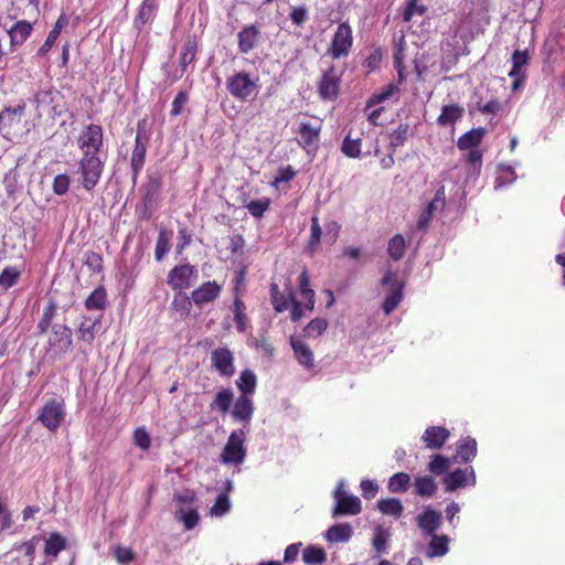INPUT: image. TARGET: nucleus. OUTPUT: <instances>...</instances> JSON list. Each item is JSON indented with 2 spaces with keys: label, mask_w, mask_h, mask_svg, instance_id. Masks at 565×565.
I'll use <instances>...</instances> for the list:
<instances>
[{
  "label": "nucleus",
  "mask_w": 565,
  "mask_h": 565,
  "mask_svg": "<svg viewBox=\"0 0 565 565\" xmlns=\"http://www.w3.org/2000/svg\"><path fill=\"white\" fill-rule=\"evenodd\" d=\"M341 75L334 66H330L323 74L318 85V93L323 100H334L339 95Z\"/></svg>",
  "instance_id": "nucleus-12"
},
{
  "label": "nucleus",
  "mask_w": 565,
  "mask_h": 565,
  "mask_svg": "<svg viewBox=\"0 0 565 565\" xmlns=\"http://www.w3.org/2000/svg\"><path fill=\"white\" fill-rule=\"evenodd\" d=\"M450 468V459L443 455H434L427 465V469L430 473L436 476L445 475Z\"/></svg>",
  "instance_id": "nucleus-43"
},
{
  "label": "nucleus",
  "mask_w": 565,
  "mask_h": 565,
  "mask_svg": "<svg viewBox=\"0 0 565 565\" xmlns=\"http://www.w3.org/2000/svg\"><path fill=\"white\" fill-rule=\"evenodd\" d=\"M388 98V85L383 86L381 93L373 94L365 106L364 111L369 121L374 126H382L385 122L386 108L382 105Z\"/></svg>",
  "instance_id": "nucleus-8"
},
{
  "label": "nucleus",
  "mask_w": 565,
  "mask_h": 565,
  "mask_svg": "<svg viewBox=\"0 0 565 565\" xmlns=\"http://www.w3.org/2000/svg\"><path fill=\"white\" fill-rule=\"evenodd\" d=\"M107 292L104 287L96 288L85 300L88 310H103L106 308Z\"/></svg>",
  "instance_id": "nucleus-38"
},
{
  "label": "nucleus",
  "mask_w": 565,
  "mask_h": 565,
  "mask_svg": "<svg viewBox=\"0 0 565 565\" xmlns=\"http://www.w3.org/2000/svg\"><path fill=\"white\" fill-rule=\"evenodd\" d=\"M188 100H189L188 93L183 92V90L179 92L172 102V107H171V111H170L171 116H173V117L179 116L183 111L184 106L186 105Z\"/></svg>",
  "instance_id": "nucleus-61"
},
{
  "label": "nucleus",
  "mask_w": 565,
  "mask_h": 565,
  "mask_svg": "<svg viewBox=\"0 0 565 565\" xmlns=\"http://www.w3.org/2000/svg\"><path fill=\"white\" fill-rule=\"evenodd\" d=\"M478 108L482 114L495 115L502 109V104L499 99H491L484 105L479 104Z\"/></svg>",
  "instance_id": "nucleus-64"
},
{
  "label": "nucleus",
  "mask_w": 565,
  "mask_h": 565,
  "mask_svg": "<svg viewBox=\"0 0 565 565\" xmlns=\"http://www.w3.org/2000/svg\"><path fill=\"white\" fill-rule=\"evenodd\" d=\"M344 481L341 480L334 492L335 507L332 510V516L356 515L361 512V500L355 495H347L344 491Z\"/></svg>",
  "instance_id": "nucleus-5"
},
{
  "label": "nucleus",
  "mask_w": 565,
  "mask_h": 565,
  "mask_svg": "<svg viewBox=\"0 0 565 565\" xmlns=\"http://www.w3.org/2000/svg\"><path fill=\"white\" fill-rule=\"evenodd\" d=\"M98 322L97 319L84 318L78 328V338L87 344H92L95 339V327Z\"/></svg>",
  "instance_id": "nucleus-44"
},
{
  "label": "nucleus",
  "mask_w": 565,
  "mask_h": 565,
  "mask_svg": "<svg viewBox=\"0 0 565 565\" xmlns=\"http://www.w3.org/2000/svg\"><path fill=\"white\" fill-rule=\"evenodd\" d=\"M289 18L291 22L297 26H303L309 20V12L306 6L291 7Z\"/></svg>",
  "instance_id": "nucleus-53"
},
{
  "label": "nucleus",
  "mask_w": 565,
  "mask_h": 565,
  "mask_svg": "<svg viewBox=\"0 0 565 565\" xmlns=\"http://www.w3.org/2000/svg\"><path fill=\"white\" fill-rule=\"evenodd\" d=\"M245 309L246 307L244 302L238 296H236L233 301L232 311L234 313V321L238 332H245L247 329L248 318L245 313Z\"/></svg>",
  "instance_id": "nucleus-40"
},
{
  "label": "nucleus",
  "mask_w": 565,
  "mask_h": 565,
  "mask_svg": "<svg viewBox=\"0 0 565 565\" xmlns=\"http://www.w3.org/2000/svg\"><path fill=\"white\" fill-rule=\"evenodd\" d=\"M450 437V431L443 426H429L425 429L422 441L431 450L440 449Z\"/></svg>",
  "instance_id": "nucleus-15"
},
{
  "label": "nucleus",
  "mask_w": 565,
  "mask_h": 565,
  "mask_svg": "<svg viewBox=\"0 0 565 565\" xmlns=\"http://www.w3.org/2000/svg\"><path fill=\"white\" fill-rule=\"evenodd\" d=\"M231 509L230 499L225 493H220L214 505L211 509L213 515L222 516Z\"/></svg>",
  "instance_id": "nucleus-56"
},
{
  "label": "nucleus",
  "mask_w": 565,
  "mask_h": 565,
  "mask_svg": "<svg viewBox=\"0 0 565 565\" xmlns=\"http://www.w3.org/2000/svg\"><path fill=\"white\" fill-rule=\"evenodd\" d=\"M290 345L294 350L298 363L306 369L313 366V353L311 349L301 340L290 337Z\"/></svg>",
  "instance_id": "nucleus-25"
},
{
  "label": "nucleus",
  "mask_w": 565,
  "mask_h": 565,
  "mask_svg": "<svg viewBox=\"0 0 565 565\" xmlns=\"http://www.w3.org/2000/svg\"><path fill=\"white\" fill-rule=\"evenodd\" d=\"M431 540L427 547L428 557H439L448 553L449 537L447 535H430Z\"/></svg>",
  "instance_id": "nucleus-31"
},
{
  "label": "nucleus",
  "mask_w": 565,
  "mask_h": 565,
  "mask_svg": "<svg viewBox=\"0 0 565 565\" xmlns=\"http://www.w3.org/2000/svg\"><path fill=\"white\" fill-rule=\"evenodd\" d=\"M443 522L441 512L426 509L417 518V524L426 535H433L440 527Z\"/></svg>",
  "instance_id": "nucleus-20"
},
{
  "label": "nucleus",
  "mask_w": 565,
  "mask_h": 565,
  "mask_svg": "<svg viewBox=\"0 0 565 565\" xmlns=\"http://www.w3.org/2000/svg\"><path fill=\"white\" fill-rule=\"evenodd\" d=\"M512 67L509 72V76H519L525 74L523 70L530 62V55L527 50H515L511 56Z\"/></svg>",
  "instance_id": "nucleus-37"
},
{
  "label": "nucleus",
  "mask_w": 565,
  "mask_h": 565,
  "mask_svg": "<svg viewBox=\"0 0 565 565\" xmlns=\"http://www.w3.org/2000/svg\"><path fill=\"white\" fill-rule=\"evenodd\" d=\"M414 487L415 493L422 498H430L437 491V483L431 476L417 477Z\"/></svg>",
  "instance_id": "nucleus-34"
},
{
  "label": "nucleus",
  "mask_w": 565,
  "mask_h": 565,
  "mask_svg": "<svg viewBox=\"0 0 565 565\" xmlns=\"http://www.w3.org/2000/svg\"><path fill=\"white\" fill-rule=\"evenodd\" d=\"M411 484V476L406 472H398L391 476V491L404 492Z\"/></svg>",
  "instance_id": "nucleus-50"
},
{
  "label": "nucleus",
  "mask_w": 565,
  "mask_h": 565,
  "mask_svg": "<svg viewBox=\"0 0 565 565\" xmlns=\"http://www.w3.org/2000/svg\"><path fill=\"white\" fill-rule=\"evenodd\" d=\"M56 303L53 300H50L45 306L42 317L38 323V330L40 333H45L52 324V320L56 315Z\"/></svg>",
  "instance_id": "nucleus-45"
},
{
  "label": "nucleus",
  "mask_w": 565,
  "mask_h": 565,
  "mask_svg": "<svg viewBox=\"0 0 565 565\" xmlns=\"http://www.w3.org/2000/svg\"><path fill=\"white\" fill-rule=\"evenodd\" d=\"M148 141L149 140H140V138L135 139V146L130 158L131 179L134 184H136L138 175L145 164Z\"/></svg>",
  "instance_id": "nucleus-18"
},
{
  "label": "nucleus",
  "mask_w": 565,
  "mask_h": 565,
  "mask_svg": "<svg viewBox=\"0 0 565 565\" xmlns=\"http://www.w3.org/2000/svg\"><path fill=\"white\" fill-rule=\"evenodd\" d=\"M65 415L64 403L55 398H50L42 406L38 420L50 431H55L61 426Z\"/></svg>",
  "instance_id": "nucleus-4"
},
{
  "label": "nucleus",
  "mask_w": 565,
  "mask_h": 565,
  "mask_svg": "<svg viewBox=\"0 0 565 565\" xmlns=\"http://www.w3.org/2000/svg\"><path fill=\"white\" fill-rule=\"evenodd\" d=\"M198 51V43L194 39L188 38L183 44L182 52L180 55L179 66L181 75L186 71V67L195 60Z\"/></svg>",
  "instance_id": "nucleus-33"
},
{
  "label": "nucleus",
  "mask_w": 565,
  "mask_h": 565,
  "mask_svg": "<svg viewBox=\"0 0 565 565\" xmlns=\"http://www.w3.org/2000/svg\"><path fill=\"white\" fill-rule=\"evenodd\" d=\"M254 414V404L252 398L245 395H241L234 403V407L232 409V416L242 423L244 426H247Z\"/></svg>",
  "instance_id": "nucleus-22"
},
{
  "label": "nucleus",
  "mask_w": 565,
  "mask_h": 565,
  "mask_svg": "<svg viewBox=\"0 0 565 565\" xmlns=\"http://www.w3.org/2000/svg\"><path fill=\"white\" fill-rule=\"evenodd\" d=\"M299 287L300 294L303 298H306L307 300L315 298V291L309 287V275L306 269L302 270L299 276Z\"/></svg>",
  "instance_id": "nucleus-62"
},
{
  "label": "nucleus",
  "mask_w": 565,
  "mask_h": 565,
  "mask_svg": "<svg viewBox=\"0 0 565 565\" xmlns=\"http://www.w3.org/2000/svg\"><path fill=\"white\" fill-rule=\"evenodd\" d=\"M257 379L255 373L249 370L245 369L242 371L236 384L238 390L242 392V395L248 396L254 394L256 388Z\"/></svg>",
  "instance_id": "nucleus-36"
},
{
  "label": "nucleus",
  "mask_w": 565,
  "mask_h": 565,
  "mask_svg": "<svg viewBox=\"0 0 565 565\" xmlns=\"http://www.w3.org/2000/svg\"><path fill=\"white\" fill-rule=\"evenodd\" d=\"M463 113L465 108L462 106L457 104L445 105L437 118V124L443 127L452 125L463 116Z\"/></svg>",
  "instance_id": "nucleus-27"
},
{
  "label": "nucleus",
  "mask_w": 565,
  "mask_h": 565,
  "mask_svg": "<svg viewBox=\"0 0 565 565\" xmlns=\"http://www.w3.org/2000/svg\"><path fill=\"white\" fill-rule=\"evenodd\" d=\"M404 279H398L391 274V311H393L403 299Z\"/></svg>",
  "instance_id": "nucleus-47"
},
{
  "label": "nucleus",
  "mask_w": 565,
  "mask_h": 565,
  "mask_svg": "<svg viewBox=\"0 0 565 565\" xmlns=\"http://www.w3.org/2000/svg\"><path fill=\"white\" fill-rule=\"evenodd\" d=\"M439 207L435 205V203H428L426 207L420 213L418 220H417V228L418 230H426L435 214V212Z\"/></svg>",
  "instance_id": "nucleus-55"
},
{
  "label": "nucleus",
  "mask_w": 565,
  "mask_h": 565,
  "mask_svg": "<svg viewBox=\"0 0 565 565\" xmlns=\"http://www.w3.org/2000/svg\"><path fill=\"white\" fill-rule=\"evenodd\" d=\"M32 31V25L30 22L22 20L18 21L9 31L11 45H21L29 38Z\"/></svg>",
  "instance_id": "nucleus-30"
},
{
  "label": "nucleus",
  "mask_w": 565,
  "mask_h": 565,
  "mask_svg": "<svg viewBox=\"0 0 565 565\" xmlns=\"http://www.w3.org/2000/svg\"><path fill=\"white\" fill-rule=\"evenodd\" d=\"M328 328V321L324 318L312 319L303 329L305 338H317L324 333Z\"/></svg>",
  "instance_id": "nucleus-46"
},
{
  "label": "nucleus",
  "mask_w": 565,
  "mask_h": 565,
  "mask_svg": "<svg viewBox=\"0 0 565 565\" xmlns=\"http://www.w3.org/2000/svg\"><path fill=\"white\" fill-rule=\"evenodd\" d=\"M444 484L446 488V491L452 492L457 490L458 488H463L467 486H475L476 484V473L475 469L469 466L463 469H456L451 472H448L444 479Z\"/></svg>",
  "instance_id": "nucleus-11"
},
{
  "label": "nucleus",
  "mask_w": 565,
  "mask_h": 565,
  "mask_svg": "<svg viewBox=\"0 0 565 565\" xmlns=\"http://www.w3.org/2000/svg\"><path fill=\"white\" fill-rule=\"evenodd\" d=\"M234 401V393L231 388H222L216 393L213 402L211 403L212 409H217L221 413L225 414L230 411L231 405Z\"/></svg>",
  "instance_id": "nucleus-35"
},
{
  "label": "nucleus",
  "mask_w": 565,
  "mask_h": 565,
  "mask_svg": "<svg viewBox=\"0 0 565 565\" xmlns=\"http://www.w3.org/2000/svg\"><path fill=\"white\" fill-rule=\"evenodd\" d=\"M84 263L94 273H100L103 269V257L95 252L85 253Z\"/></svg>",
  "instance_id": "nucleus-58"
},
{
  "label": "nucleus",
  "mask_w": 565,
  "mask_h": 565,
  "mask_svg": "<svg viewBox=\"0 0 565 565\" xmlns=\"http://www.w3.org/2000/svg\"><path fill=\"white\" fill-rule=\"evenodd\" d=\"M484 135V128H473L459 137L457 141V147L459 150L479 149V146L481 145Z\"/></svg>",
  "instance_id": "nucleus-24"
},
{
  "label": "nucleus",
  "mask_w": 565,
  "mask_h": 565,
  "mask_svg": "<svg viewBox=\"0 0 565 565\" xmlns=\"http://www.w3.org/2000/svg\"><path fill=\"white\" fill-rule=\"evenodd\" d=\"M177 514H179L180 521L183 522L186 530H192L195 527V525L199 522V513L194 509L184 510L181 508L179 511H177Z\"/></svg>",
  "instance_id": "nucleus-52"
},
{
  "label": "nucleus",
  "mask_w": 565,
  "mask_h": 565,
  "mask_svg": "<svg viewBox=\"0 0 565 565\" xmlns=\"http://www.w3.org/2000/svg\"><path fill=\"white\" fill-rule=\"evenodd\" d=\"M260 38V32L255 25L244 26L237 34L238 50L243 54H247L253 51Z\"/></svg>",
  "instance_id": "nucleus-19"
},
{
  "label": "nucleus",
  "mask_w": 565,
  "mask_h": 565,
  "mask_svg": "<svg viewBox=\"0 0 565 565\" xmlns=\"http://www.w3.org/2000/svg\"><path fill=\"white\" fill-rule=\"evenodd\" d=\"M320 132H321V124L320 122L313 124L310 121H302V122H300V125L297 129V135L299 136L298 143L303 149L315 146L319 142Z\"/></svg>",
  "instance_id": "nucleus-17"
},
{
  "label": "nucleus",
  "mask_w": 565,
  "mask_h": 565,
  "mask_svg": "<svg viewBox=\"0 0 565 565\" xmlns=\"http://www.w3.org/2000/svg\"><path fill=\"white\" fill-rule=\"evenodd\" d=\"M68 23V20L65 14H61L57 21L55 22L53 29L50 31L45 42L38 50V56H45L46 53L52 49L53 44L56 42L61 30Z\"/></svg>",
  "instance_id": "nucleus-28"
},
{
  "label": "nucleus",
  "mask_w": 565,
  "mask_h": 565,
  "mask_svg": "<svg viewBox=\"0 0 565 565\" xmlns=\"http://www.w3.org/2000/svg\"><path fill=\"white\" fill-rule=\"evenodd\" d=\"M66 547V539L60 533H52L45 540L44 552L46 555L57 556Z\"/></svg>",
  "instance_id": "nucleus-41"
},
{
  "label": "nucleus",
  "mask_w": 565,
  "mask_h": 565,
  "mask_svg": "<svg viewBox=\"0 0 565 565\" xmlns=\"http://www.w3.org/2000/svg\"><path fill=\"white\" fill-rule=\"evenodd\" d=\"M47 343L54 356L61 358L73 344L72 330L62 323H54Z\"/></svg>",
  "instance_id": "nucleus-7"
},
{
  "label": "nucleus",
  "mask_w": 565,
  "mask_h": 565,
  "mask_svg": "<svg viewBox=\"0 0 565 565\" xmlns=\"http://www.w3.org/2000/svg\"><path fill=\"white\" fill-rule=\"evenodd\" d=\"M221 286L216 281H205L191 294V299L196 306L212 302L220 297Z\"/></svg>",
  "instance_id": "nucleus-16"
},
{
  "label": "nucleus",
  "mask_w": 565,
  "mask_h": 565,
  "mask_svg": "<svg viewBox=\"0 0 565 565\" xmlns=\"http://www.w3.org/2000/svg\"><path fill=\"white\" fill-rule=\"evenodd\" d=\"M156 10L157 4L154 0H143L134 22L135 28L140 31L147 22L153 19Z\"/></svg>",
  "instance_id": "nucleus-32"
},
{
  "label": "nucleus",
  "mask_w": 565,
  "mask_h": 565,
  "mask_svg": "<svg viewBox=\"0 0 565 565\" xmlns=\"http://www.w3.org/2000/svg\"><path fill=\"white\" fill-rule=\"evenodd\" d=\"M353 43L352 30L349 24L341 23L332 39L331 47L329 50L332 58H340L349 54Z\"/></svg>",
  "instance_id": "nucleus-10"
},
{
  "label": "nucleus",
  "mask_w": 565,
  "mask_h": 565,
  "mask_svg": "<svg viewBox=\"0 0 565 565\" xmlns=\"http://www.w3.org/2000/svg\"><path fill=\"white\" fill-rule=\"evenodd\" d=\"M104 145L103 128L99 125L89 124L79 134L77 146L82 154H99Z\"/></svg>",
  "instance_id": "nucleus-3"
},
{
  "label": "nucleus",
  "mask_w": 565,
  "mask_h": 565,
  "mask_svg": "<svg viewBox=\"0 0 565 565\" xmlns=\"http://www.w3.org/2000/svg\"><path fill=\"white\" fill-rule=\"evenodd\" d=\"M170 310L177 312L180 319L186 318L192 309V299L183 291L175 290Z\"/></svg>",
  "instance_id": "nucleus-29"
},
{
  "label": "nucleus",
  "mask_w": 565,
  "mask_h": 565,
  "mask_svg": "<svg viewBox=\"0 0 565 565\" xmlns=\"http://www.w3.org/2000/svg\"><path fill=\"white\" fill-rule=\"evenodd\" d=\"M256 88V82L245 72L236 73L226 79V89L239 100H247L255 94Z\"/></svg>",
  "instance_id": "nucleus-6"
},
{
  "label": "nucleus",
  "mask_w": 565,
  "mask_h": 565,
  "mask_svg": "<svg viewBox=\"0 0 565 565\" xmlns=\"http://www.w3.org/2000/svg\"><path fill=\"white\" fill-rule=\"evenodd\" d=\"M25 103L23 102L15 107H6L0 113V131L6 135L10 134L11 128L21 122V119L25 114Z\"/></svg>",
  "instance_id": "nucleus-14"
},
{
  "label": "nucleus",
  "mask_w": 565,
  "mask_h": 565,
  "mask_svg": "<svg viewBox=\"0 0 565 565\" xmlns=\"http://www.w3.org/2000/svg\"><path fill=\"white\" fill-rule=\"evenodd\" d=\"M212 366L223 376H232L235 372L234 356L227 348H217L211 353Z\"/></svg>",
  "instance_id": "nucleus-13"
},
{
  "label": "nucleus",
  "mask_w": 565,
  "mask_h": 565,
  "mask_svg": "<svg viewBox=\"0 0 565 565\" xmlns=\"http://www.w3.org/2000/svg\"><path fill=\"white\" fill-rule=\"evenodd\" d=\"M477 456V440L470 436L461 438L458 441L456 456L454 459L458 462L468 463Z\"/></svg>",
  "instance_id": "nucleus-23"
},
{
  "label": "nucleus",
  "mask_w": 565,
  "mask_h": 565,
  "mask_svg": "<svg viewBox=\"0 0 565 565\" xmlns=\"http://www.w3.org/2000/svg\"><path fill=\"white\" fill-rule=\"evenodd\" d=\"M20 271L14 267H7L0 274V287L4 290L12 287L19 279Z\"/></svg>",
  "instance_id": "nucleus-51"
},
{
  "label": "nucleus",
  "mask_w": 565,
  "mask_h": 565,
  "mask_svg": "<svg viewBox=\"0 0 565 565\" xmlns=\"http://www.w3.org/2000/svg\"><path fill=\"white\" fill-rule=\"evenodd\" d=\"M482 151L480 149H471L468 150L466 156V162L472 166L473 168L480 169L482 166Z\"/></svg>",
  "instance_id": "nucleus-63"
},
{
  "label": "nucleus",
  "mask_w": 565,
  "mask_h": 565,
  "mask_svg": "<svg viewBox=\"0 0 565 565\" xmlns=\"http://www.w3.org/2000/svg\"><path fill=\"white\" fill-rule=\"evenodd\" d=\"M172 232L161 228L156 243L154 257L157 262H161L170 250V239Z\"/></svg>",
  "instance_id": "nucleus-39"
},
{
  "label": "nucleus",
  "mask_w": 565,
  "mask_h": 565,
  "mask_svg": "<svg viewBox=\"0 0 565 565\" xmlns=\"http://www.w3.org/2000/svg\"><path fill=\"white\" fill-rule=\"evenodd\" d=\"M342 151L350 158H358L361 153V139L352 138L351 131L347 135L342 142Z\"/></svg>",
  "instance_id": "nucleus-48"
},
{
  "label": "nucleus",
  "mask_w": 565,
  "mask_h": 565,
  "mask_svg": "<svg viewBox=\"0 0 565 565\" xmlns=\"http://www.w3.org/2000/svg\"><path fill=\"white\" fill-rule=\"evenodd\" d=\"M322 230L319 225V221L317 216H312L311 218V228H310V237L308 243L309 253L313 254L316 252L317 246L321 241Z\"/></svg>",
  "instance_id": "nucleus-49"
},
{
  "label": "nucleus",
  "mask_w": 565,
  "mask_h": 565,
  "mask_svg": "<svg viewBox=\"0 0 565 565\" xmlns=\"http://www.w3.org/2000/svg\"><path fill=\"white\" fill-rule=\"evenodd\" d=\"M245 441L246 433L244 429L233 430L222 450L221 461L226 465H241L247 455L244 446Z\"/></svg>",
  "instance_id": "nucleus-2"
},
{
  "label": "nucleus",
  "mask_w": 565,
  "mask_h": 565,
  "mask_svg": "<svg viewBox=\"0 0 565 565\" xmlns=\"http://www.w3.org/2000/svg\"><path fill=\"white\" fill-rule=\"evenodd\" d=\"M70 177L66 173L57 174L53 180V192L63 195L68 191Z\"/></svg>",
  "instance_id": "nucleus-60"
},
{
  "label": "nucleus",
  "mask_w": 565,
  "mask_h": 565,
  "mask_svg": "<svg viewBox=\"0 0 565 565\" xmlns=\"http://www.w3.org/2000/svg\"><path fill=\"white\" fill-rule=\"evenodd\" d=\"M198 277V270L190 264H182L174 266L168 274L167 284L173 290L186 289L192 284V278Z\"/></svg>",
  "instance_id": "nucleus-9"
},
{
  "label": "nucleus",
  "mask_w": 565,
  "mask_h": 565,
  "mask_svg": "<svg viewBox=\"0 0 565 565\" xmlns=\"http://www.w3.org/2000/svg\"><path fill=\"white\" fill-rule=\"evenodd\" d=\"M405 238L397 234L391 238V259L398 260L405 253Z\"/></svg>",
  "instance_id": "nucleus-54"
},
{
  "label": "nucleus",
  "mask_w": 565,
  "mask_h": 565,
  "mask_svg": "<svg viewBox=\"0 0 565 565\" xmlns=\"http://www.w3.org/2000/svg\"><path fill=\"white\" fill-rule=\"evenodd\" d=\"M162 189V175L160 172L151 173L148 175V181L145 185L143 203L146 207H151L157 202Z\"/></svg>",
  "instance_id": "nucleus-21"
},
{
  "label": "nucleus",
  "mask_w": 565,
  "mask_h": 565,
  "mask_svg": "<svg viewBox=\"0 0 565 565\" xmlns=\"http://www.w3.org/2000/svg\"><path fill=\"white\" fill-rule=\"evenodd\" d=\"M269 200H253L246 204V209L254 217H262L269 206Z\"/></svg>",
  "instance_id": "nucleus-57"
},
{
  "label": "nucleus",
  "mask_w": 565,
  "mask_h": 565,
  "mask_svg": "<svg viewBox=\"0 0 565 565\" xmlns=\"http://www.w3.org/2000/svg\"><path fill=\"white\" fill-rule=\"evenodd\" d=\"M302 561L308 565L322 564L327 561V553L322 547L309 545L302 553Z\"/></svg>",
  "instance_id": "nucleus-42"
},
{
  "label": "nucleus",
  "mask_w": 565,
  "mask_h": 565,
  "mask_svg": "<svg viewBox=\"0 0 565 565\" xmlns=\"http://www.w3.org/2000/svg\"><path fill=\"white\" fill-rule=\"evenodd\" d=\"M105 160L99 154H82L78 161L77 173L79 174L78 182L87 190L92 191L102 177L104 171Z\"/></svg>",
  "instance_id": "nucleus-1"
},
{
  "label": "nucleus",
  "mask_w": 565,
  "mask_h": 565,
  "mask_svg": "<svg viewBox=\"0 0 565 565\" xmlns=\"http://www.w3.org/2000/svg\"><path fill=\"white\" fill-rule=\"evenodd\" d=\"M353 534V529L349 523H338L329 527L324 533V539L330 543H345Z\"/></svg>",
  "instance_id": "nucleus-26"
},
{
  "label": "nucleus",
  "mask_w": 565,
  "mask_h": 565,
  "mask_svg": "<svg viewBox=\"0 0 565 565\" xmlns=\"http://www.w3.org/2000/svg\"><path fill=\"white\" fill-rule=\"evenodd\" d=\"M134 443L140 449L147 450L151 445L150 435L145 428H137L134 433Z\"/></svg>",
  "instance_id": "nucleus-59"
}]
</instances>
